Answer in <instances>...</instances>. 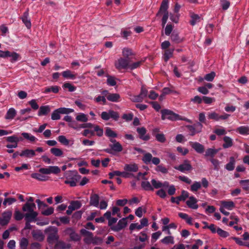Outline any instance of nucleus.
I'll use <instances>...</instances> for the list:
<instances>
[{
  "mask_svg": "<svg viewBox=\"0 0 249 249\" xmlns=\"http://www.w3.org/2000/svg\"><path fill=\"white\" fill-rule=\"evenodd\" d=\"M17 200L15 198H6L4 199L3 202V205H4L5 206H6L7 205H10L13 203L15 202Z\"/></svg>",
  "mask_w": 249,
  "mask_h": 249,
  "instance_id": "4d7b16f0",
  "label": "nucleus"
},
{
  "mask_svg": "<svg viewBox=\"0 0 249 249\" xmlns=\"http://www.w3.org/2000/svg\"><path fill=\"white\" fill-rule=\"evenodd\" d=\"M62 76L66 78L71 79H74L75 78V75L73 74L70 70L64 71L62 73Z\"/></svg>",
  "mask_w": 249,
  "mask_h": 249,
  "instance_id": "c03bdc74",
  "label": "nucleus"
},
{
  "mask_svg": "<svg viewBox=\"0 0 249 249\" xmlns=\"http://www.w3.org/2000/svg\"><path fill=\"white\" fill-rule=\"evenodd\" d=\"M161 119L163 120L168 119L171 121H177L178 114L168 109H163L161 111Z\"/></svg>",
  "mask_w": 249,
  "mask_h": 249,
  "instance_id": "423d86ee",
  "label": "nucleus"
},
{
  "mask_svg": "<svg viewBox=\"0 0 249 249\" xmlns=\"http://www.w3.org/2000/svg\"><path fill=\"white\" fill-rule=\"evenodd\" d=\"M80 233L85 237L84 239V242L87 244H91V241L93 236L92 233L85 229L81 230Z\"/></svg>",
  "mask_w": 249,
  "mask_h": 249,
  "instance_id": "f8f14e48",
  "label": "nucleus"
},
{
  "mask_svg": "<svg viewBox=\"0 0 249 249\" xmlns=\"http://www.w3.org/2000/svg\"><path fill=\"white\" fill-rule=\"evenodd\" d=\"M71 248V245L67 244L63 241H57L55 245L56 249H69Z\"/></svg>",
  "mask_w": 249,
  "mask_h": 249,
  "instance_id": "393cba45",
  "label": "nucleus"
},
{
  "mask_svg": "<svg viewBox=\"0 0 249 249\" xmlns=\"http://www.w3.org/2000/svg\"><path fill=\"white\" fill-rule=\"evenodd\" d=\"M32 235L33 238L37 241H42L44 239V236L43 233L39 231H34L32 232Z\"/></svg>",
  "mask_w": 249,
  "mask_h": 249,
  "instance_id": "bb28decb",
  "label": "nucleus"
},
{
  "mask_svg": "<svg viewBox=\"0 0 249 249\" xmlns=\"http://www.w3.org/2000/svg\"><path fill=\"white\" fill-rule=\"evenodd\" d=\"M208 117L209 119L214 120L216 121H219V115L215 112H211L208 114Z\"/></svg>",
  "mask_w": 249,
  "mask_h": 249,
  "instance_id": "603ef678",
  "label": "nucleus"
},
{
  "mask_svg": "<svg viewBox=\"0 0 249 249\" xmlns=\"http://www.w3.org/2000/svg\"><path fill=\"white\" fill-rule=\"evenodd\" d=\"M36 152L42 153L44 149L42 147H38L35 150L29 149H26L22 150L19 154L20 157H24L28 158H31L36 155Z\"/></svg>",
  "mask_w": 249,
  "mask_h": 249,
  "instance_id": "39448f33",
  "label": "nucleus"
},
{
  "mask_svg": "<svg viewBox=\"0 0 249 249\" xmlns=\"http://www.w3.org/2000/svg\"><path fill=\"white\" fill-rule=\"evenodd\" d=\"M50 111L51 109L49 106H41L38 112V115H45L47 114Z\"/></svg>",
  "mask_w": 249,
  "mask_h": 249,
  "instance_id": "c85d7f7f",
  "label": "nucleus"
},
{
  "mask_svg": "<svg viewBox=\"0 0 249 249\" xmlns=\"http://www.w3.org/2000/svg\"><path fill=\"white\" fill-rule=\"evenodd\" d=\"M17 113V110L14 107L9 108L4 116L6 120L11 121L14 119Z\"/></svg>",
  "mask_w": 249,
  "mask_h": 249,
  "instance_id": "dca6fc26",
  "label": "nucleus"
},
{
  "mask_svg": "<svg viewBox=\"0 0 249 249\" xmlns=\"http://www.w3.org/2000/svg\"><path fill=\"white\" fill-rule=\"evenodd\" d=\"M60 112L58 110V108L54 110L51 115V119L53 120H57L60 119Z\"/></svg>",
  "mask_w": 249,
  "mask_h": 249,
  "instance_id": "8fccbe9b",
  "label": "nucleus"
},
{
  "mask_svg": "<svg viewBox=\"0 0 249 249\" xmlns=\"http://www.w3.org/2000/svg\"><path fill=\"white\" fill-rule=\"evenodd\" d=\"M57 140L61 144L64 145H68L69 144L70 141L63 135L58 136Z\"/></svg>",
  "mask_w": 249,
  "mask_h": 249,
  "instance_id": "de8ad7c7",
  "label": "nucleus"
},
{
  "mask_svg": "<svg viewBox=\"0 0 249 249\" xmlns=\"http://www.w3.org/2000/svg\"><path fill=\"white\" fill-rule=\"evenodd\" d=\"M161 242L164 244L174 243V237L172 236H166L164 238L161 240Z\"/></svg>",
  "mask_w": 249,
  "mask_h": 249,
  "instance_id": "a18cd8bd",
  "label": "nucleus"
},
{
  "mask_svg": "<svg viewBox=\"0 0 249 249\" xmlns=\"http://www.w3.org/2000/svg\"><path fill=\"white\" fill-rule=\"evenodd\" d=\"M73 210L79 209L81 207V204L79 201H71L69 205Z\"/></svg>",
  "mask_w": 249,
  "mask_h": 249,
  "instance_id": "3c124183",
  "label": "nucleus"
},
{
  "mask_svg": "<svg viewBox=\"0 0 249 249\" xmlns=\"http://www.w3.org/2000/svg\"><path fill=\"white\" fill-rule=\"evenodd\" d=\"M59 90V87L57 86H52L50 87H47L45 89V90L44 91L45 93H48L50 92H52L54 93H56L58 92Z\"/></svg>",
  "mask_w": 249,
  "mask_h": 249,
  "instance_id": "e433bc0d",
  "label": "nucleus"
},
{
  "mask_svg": "<svg viewBox=\"0 0 249 249\" xmlns=\"http://www.w3.org/2000/svg\"><path fill=\"white\" fill-rule=\"evenodd\" d=\"M29 13L28 11H26L24 13L23 15L21 17V19L23 22L24 23L25 26L28 28H30L31 27V23L30 19L28 18Z\"/></svg>",
  "mask_w": 249,
  "mask_h": 249,
  "instance_id": "412c9836",
  "label": "nucleus"
},
{
  "mask_svg": "<svg viewBox=\"0 0 249 249\" xmlns=\"http://www.w3.org/2000/svg\"><path fill=\"white\" fill-rule=\"evenodd\" d=\"M201 187V182L195 181L190 187V190L193 193L197 192Z\"/></svg>",
  "mask_w": 249,
  "mask_h": 249,
  "instance_id": "4c0bfd02",
  "label": "nucleus"
},
{
  "mask_svg": "<svg viewBox=\"0 0 249 249\" xmlns=\"http://www.w3.org/2000/svg\"><path fill=\"white\" fill-rule=\"evenodd\" d=\"M6 141L11 142V143H18L19 141L21 140V139H19L17 136L16 135H12L11 136L7 137L6 138Z\"/></svg>",
  "mask_w": 249,
  "mask_h": 249,
  "instance_id": "79ce46f5",
  "label": "nucleus"
},
{
  "mask_svg": "<svg viewBox=\"0 0 249 249\" xmlns=\"http://www.w3.org/2000/svg\"><path fill=\"white\" fill-rule=\"evenodd\" d=\"M12 214V212L10 211L3 213L1 217L0 218V224L2 226L7 225L11 218Z\"/></svg>",
  "mask_w": 249,
  "mask_h": 249,
  "instance_id": "1a4fd4ad",
  "label": "nucleus"
},
{
  "mask_svg": "<svg viewBox=\"0 0 249 249\" xmlns=\"http://www.w3.org/2000/svg\"><path fill=\"white\" fill-rule=\"evenodd\" d=\"M109 114L110 115V118L115 121H117L119 118L118 113L112 110H109Z\"/></svg>",
  "mask_w": 249,
  "mask_h": 249,
  "instance_id": "bf43d9fd",
  "label": "nucleus"
},
{
  "mask_svg": "<svg viewBox=\"0 0 249 249\" xmlns=\"http://www.w3.org/2000/svg\"><path fill=\"white\" fill-rule=\"evenodd\" d=\"M107 99L112 102H118L119 101L120 96L118 93H109L107 96Z\"/></svg>",
  "mask_w": 249,
  "mask_h": 249,
  "instance_id": "a878e982",
  "label": "nucleus"
},
{
  "mask_svg": "<svg viewBox=\"0 0 249 249\" xmlns=\"http://www.w3.org/2000/svg\"><path fill=\"white\" fill-rule=\"evenodd\" d=\"M127 224V218H123L118 221L117 225L111 227V230L114 231H120L125 228Z\"/></svg>",
  "mask_w": 249,
  "mask_h": 249,
  "instance_id": "9b49d317",
  "label": "nucleus"
},
{
  "mask_svg": "<svg viewBox=\"0 0 249 249\" xmlns=\"http://www.w3.org/2000/svg\"><path fill=\"white\" fill-rule=\"evenodd\" d=\"M50 151L52 154L56 157H61L63 155V152L61 149L56 147L51 148Z\"/></svg>",
  "mask_w": 249,
  "mask_h": 249,
  "instance_id": "ea45409f",
  "label": "nucleus"
},
{
  "mask_svg": "<svg viewBox=\"0 0 249 249\" xmlns=\"http://www.w3.org/2000/svg\"><path fill=\"white\" fill-rule=\"evenodd\" d=\"M235 161L234 157L230 158V162L225 165V168L228 171H232L234 169Z\"/></svg>",
  "mask_w": 249,
  "mask_h": 249,
  "instance_id": "7c9ffc66",
  "label": "nucleus"
},
{
  "mask_svg": "<svg viewBox=\"0 0 249 249\" xmlns=\"http://www.w3.org/2000/svg\"><path fill=\"white\" fill-rule=\"evenodd\" d=\"M106 135L110 139H113L117 137L116 133L113 131L110 127H107L105 131Z\"/></svg>",
  "mask_w": 249,
  "mask_h": 249,
  "instance_id": "2f4dec72",
  "label": "nucleus"
},
{
  "mask_svg": "<svg viewBox=\"0 0 249 249\" xmlns=\"http://www.w3.org/2000/svg\"><path fill=\"white\" fill-rule=\"evenodd\" d=\"M151 183L152 184V187L153 188V191L154 190V189H160L161 188L166 189L168 188L169 186L168 182L164 181L163 182H161L160 181L154 178L151 180Z\"/></svg>",
  "mask_w": 249,
  "mask_h": 249,
  "instance_id": "6e6552de",
  "label": "nucleus"
},
{
  "mask_svg": "<svg viewBox=\"0 0 249 249\" xmlns=\"http://www.w3.org/2000/svg\"><path fill=\"white\" fill-rule=\"evenodd\" d=\"M130 99L133 102H142L144 98L139 94L138 95H131Z\"/></svg>",
  "mask_w": 249,
  "mask_h": 249,
  "instance_id": "680f3d73",
  "label": "nucleus"
},
{
  "mask_svg": "<svg viewBox=\"0 0 249 249\" xmlns=\"http://www.w3.org/2000/svg\"><path fill=\"white\" fill-rule=\"evenodd\" d=\"M197 202V199L194 196H191L189 197V199L186 201V204L189 208L196 210L198 208Z\"/></svg>",
  "mask_w": 249,
  "mask_h": 249,
  "instance_id": "f3484780",
  "label": "nucleus"
},
{
  "mask_svg": "<svg viewBox=\"0 0 249 249\" xmlns=\"http://www.w3.org/2000/svg\"><path fill=\"white\" fill-rule=\"evenodd\" d=\"M173 29V26L171 24H168L165 27V34L169 36Z\"/></svg>",
  "mask_w": 249,
  "mask_h": 249,
  "instance_id": "774afa93",
  "label": "nucleus"
},
{
  "mask_svg": "<svg viewBox=\"0 0 249 249\" xmlns=\"http://www.w3.org/2000/svg\"><path fill=\"white\" fill-rule=\"evenodd\" d=\"M222 206L228 210H231L235 208V204L232 201H222Z\"/></svg>",
  "mask_w": 249,
  "mask_h": 249,
  "instance_id": "4be33fe9",
  "label": "nucleus"
},
{
  "mask_svg": "<svg viewBox=\"0 0 249 249\" xmlns=\"http://www.w3.org/2000/svg\"><path fill=\"white\" fill-rule=\"evenodd\" d=\"M64 232L66 234L70 235L71 239V240L74 241H79L80 239V236L77 233L75 232L71 228H67L65 230Z\"/></svg>",
  "mask_w": 249,
  "mask_h": 249,
  "instance_id": "4468645a",
  "label": "nucleus"
},
{
  "mask_svg": "<svg viewBox=\"0 0 249 249\" xmlns=\"http://www.w3.org/2000/svg\"><path fill=\"white\" fill-rule=\"evenodd\" d=\"M110 141L112 142L109 144V147L113 151L117 152H121L123 150V147L120 143L117 142L113 139H110Z\"/></svg>",
  "mask_w": 249,
  "mask_h": 249,
  "instance_id": "ddd939ff",
  "label": "nucleus"
},
{
  "mask_svg": "<svg viewBox=\"0 0 249 249\" xmlns=\"http://www.w3.org/2000/svg\"><path fill=\"white\" fill-rule=\"evenodd\" d=\"M65 177L66 178L65 184H69L71 187L76 185V182L79 177V175L76 172L74 171H67L65 174Z\"/></svg>",
  "mask_w": 249,
  "mask_h": 249,
  "instance_id": "7ed1b4c3",
  "label": "nucleus"
},
{
  "mask_svg": "<svg viewBox=\"0 0 249 249\" xmlns=\"http://www.w3.org/2000/svg\"><path fill=\"white\" fill-rule=\"evenodd\" d=\"M224 143L223 144V147L224 148H229L233 145V141L231 138L229 137L225 136L223 138Z\"/></svg>",
  "mask_w": 249,
  "mask_h": 249,
  "instance_id": "c756f323",
  "label": "nucleus"
},
{
  "mask_svg": "<svg viewBox=\"0 0 249 249\" xmlns=\"http://www.w3.org/2000/svg\"><path fill=\"white\" fill-rule=\"evenodd\" d=\"M36 205L34 203L26 202L22 207V211L26 212L24 214L25 219L28 222L36 220L37 216V212L34 211Z\"/></svg>",
  "mask_w": 249,
  "mask_h": 249,
  "instance_id": "f03ea898",
  "label": "nucleus"
},
{
  "mask_svg": "<svg viewBox=\"0 0 249 249\" xmlns=\"http://www.w3.org/2000/svg\"><path fill=\"white\" fill-rule=\"evenodd\" d=\"M152 156L150 153H145L143 157L142 160L145 163L148 164L152 161Z\"/></svg>",
  "mask_w": 249,
  "mask_h": 249,
  "instance_id": "09e8293b",
  "label": "nucleus"
},
{
  "mask_svg": "<svg viewBox=\"0 0 249 249\" xmlns=\"http://www.w3.org/2000/svg\"><path fill=\"white\" fill-rule=\"evenodd\" d=\"M142 187L145 191H153L151 183L145 180L141 183Z\"/></svg>",
  "mask_w": 249,
  "mask_h": 249,
  "instance_id": "473e14b6",
  "label": "nucleus"
},
{
  "mask_svg": "<svg viewBox=\"0 0 249 249\" xmlns=\"http://www.w3.org/2000/svg\"><path fill=\"white\" fill-rule=\"evenodd\" d=\"M124 169L127 172H136L138 171V167L136 164H127L124 165Z\"/></svg>",
  "mask_w": 249,
  "mask_h": 249,
  "instance_id": "cd10ccee",
  "label": "nucleus"
},
{
  "mask_svg": "<svg viewBox=\"0 0 249 249\" xmlns=\"http://www.w3.org/2000/svg\"><path fill=\"white\" fill-rule=\"evenodd\" d=\"M21 135L24 139L28 140L30 142H34L37 140L36 138L29 133L23 132L21 133Z\"/></svg>",
  "mask_w": 249,
  "mask_h": 249,
  "instance_id": "f704fd0d",
  "label": "nucleus"
},
{
  "mask_svg": "<svg viewBox=\"0 0 249 249\" xmlns=\"http://www.w3.org/2000/svg\"><path fill=\"white\" fill-rule=\"evenodd\" d=\"M142 61L132 62L131 58L120 57L114 62V66L119 71L122 70H133L140 67Z\"/></svg>",
  "mask_w": 249,
  "mask_h": 249,
  "instance_id": "f257e3e1",
  "label": "nucleus"
},
{
  "mask_svg": "<svg viewBox=\"0 0 249 249\" xmlns=\"http://www.w3.org/2000/svg\"><path fill=\"white\" fill-rule=\"evenodd\" d=\"M236 131L242 135H249V126H241L237 127Z\"/></svg>",
  "mask_w": 249,
  "mask_h": 249,
  "instance_id": "5701e85b",
  "label": "nucleus"
},
{
  "mask_svg": "<svg viewBox=\"0 0 249 249\" xmlns=\"http://www.w3.org/2000/svg\"><path fill=\"white\" fill-rule=\"evenodd\" d=\"M19 57V54L15 52H10L8 57H10V61L12 62L17 61Z\"/></svg>",
  "mask_w": 249,
  "mask_h": 249,
  "instance_id": "49530a36",
  "label": "nucleus"
},
{
  "mask_svg": "<svg viewBox=\"0 0 249 249\" xmlns=\"http://www.w3.org/2000/svg\"><path fill=\"white\" fill-rule=\"evenodd\" d=\"M137 131L140 135V139L144 141H147L149 139V136L147 135H145L146 130L144 127H138L137 129Z\"/></svg>",
  "mask_w": 249,
  "mask_h": 249,
  "instance_id": "6ab92c4d",
  "label": "nucleus"
},
{
  "mask_svg": "<svg viewBox=\"0 0 249 249\" xmlns=\"http://www.w3.org/2000/svg\"><path fill=\"white\" fill-rule=\"evenodd\" d=\"M168 3L169 0H163L161 2L160 9L157 14V16H159L161 13H168Z\"/></svg>",
  "mask_w": 249,
  "mask_h": 249,
  "instance_id": "a211bd4d",
  "label": "nucleus"
},
{
  "mask_svg": "<svg viewBox=\"0 0 249 249\" xmlns=\"http://www.w3.org/2000/svg\"><path fill=\"white\" fill-rule=\"evenodd\" d=\"M192 147L198 153H202L204 151V146L197 142H193Z\"/></svg>",
  "mask_w": 249,
  "mask_h": 249,
  "instance_id": "b1692460",
  "label": "nucleus"
},
{
  "mask_svg": "<svg viewBox=\"0 0 249 249\" xmlns=\"http://www.w3.org/2000/svg\"><path fill=\"white\" fill-rule=\"evenodd\" d=\"M186 127L188 129L190 135L194 136L196 134L201 132L203 125L201 123H197L193 125H187Z\"/></svg>",
  "mask_w": 249,
  "mask_h": 249,
  "instance_id": "0eeeda50",
  "label": "nucleus"
},
{
  "mask_svg": "<svg viewBox=\"0 0 249 249\" xmlns=\"http://www.w3.org/2000/svg\"><path fill=\"white\" fill-rule=\"evenodd\" d=\"M191 18L190 24L193 26L199 22L200 20V17L197 14H191Z\"/></svg>",
  "mask_w": 249,
  "mask_h": 249,
  "instance_id": "c9c22d12",
  "label": "nucleus"
},
{
  "mask_svg": "<svg viewBox=\"0 0 249 249\" xmlns=\"http://www.w3.org/2000/svg\"><path fill=\"white\" fill-rule=\"evenodd\" d=\"M215 76V73L214 72L212 71L210 72V73H208L205 75L204 77L205 80H206L207 81H212L214 77Z\"/></svg>",
  "mask_w": 249,
  "mask_h": 249,
  "instance_id": "0e129e2a",
  "label": "nucleus"
},
{
  "mask_svg": "<svg viewBox=\"0 0 249 249\" xmlns=\"http://www.w3.org/2000/svg\"><path fill=\"white\" fill-rule=\"evenodd\" d=\"M61 114H68L72 113L74 111V110L72 108H66V107H60L58 108Z\"/></svg>",
  "mask_w": 249,
  "mask_h": 249,
  "instance_id": "13d9d810",
  "label": "nucleus"
},
{
  "mask_svg": "<svg viewBox=\"0 0 249 249\" xmlns=\"http://www.w3.org/2000/svg\"><path fill=\"white\" fill-rule=\"evenodd\" d=\"M135 54L132 50L128 48H124L122 50V55L124 58H131L132 56L134 55Z\"/></svg>",
  "mask_w": 249,
  "mask_h": 249,
  "instance_id": "aec40b11",
  "label": "nucleus"
},
{
  "mask_svg": "<svg viewBox=\"0 0 249 249\" xmlns=\"http://www.w3.org/2000/svg\"><path fill=\"white\" fill-rule=\"evenodd\" d=\"M216 232L221 237L224 238L227 237L229 235V234L227 231H225L219 228H217Z\"/></svg>",
  "mask_w": 249,
  "mask_h": 249,
  "instance_id": "052dcab7",
  "label": "nucleus"
},
{
  "mask_svg": "<svg viewBox=\"0 0 249 249\" xmlns=\"http://www.w3.org/2000/svg\"><path fill=\"white\" fill-rule=\"evenodd\" d=\"M171 38L173 41L176 43H179L182 41V39L179 38L177 33H173L171 36Z\"/></svg>",
  "mask_w": 249,
  "mask_h": 249,
  "instance_id": "e2e57ef3",
  "label": "nucleus"
},
{
  "mask_svg": "<svg viewBox=\"0 0 249 249\" xmlns=\"http://www.w3.org/2000/svg\"><path fill=\"white\" fill-rule=\"evenodd\" d=\"M146 175V173H139L138 175L137 176H134L132 174L128 173L127 171L125 172H121V176L125 178H130L132 177H134L135 178H136L137 179L139 180L141 178L144 179V177Z\"/></svg>",
  "mask_w": 249,
  "mask_h": 249,
  "instance_id": "2eb2a0df",
  "label": "nucleus"
},
{
  "mask_svg": "<svg viewBox=\"0 0 249 249\" xmlns=\"http://www.w3.org/2000/svg\"><path fill=\"white\" fill-rule=\"evenodd\" d=\"M175 168L182 173H186L190 171L192 169V167L188 160H185L183 163L175 167Z\"/></svg>",
  "mask_w": 249,
  "mask_h": 249,
  "instance_id": "9d476101",
  "label": "nucleus"
},
{
  "mask_svg": "<svg viewBox=\"0 0 249 249\" xmlns=\"http://www.w3.org/2000/svg\"><path fill=\"white\" fill-rule=\"evenodd\" d=\"M218 152V150L214 148H208L205 153L206 157H213Z\"/></svg>",
  "mask_w": 249,
  "mask_h": 249,
  "instance_id": "a19ab883",
  "label": "nucleus"
},
{
  "mask_svg": "<svg viewBox=\"0 0 249 249\" xmlns=\"http://www.w3.org/2000/svg\"><path fill=\"white\" fill-rule=\"evenodd\" d=\"M174 49L167 50L164 54V59L165 61H167L171 58L173 53Z\"/></svg>",
  "mask_w": 249,
  "mask_h": 249,
  "instance_id": "6e6d98bb",
  "label": "nucleus"
},
{
  "mask_svg": "<svg viewBox=\"0 0 249 249\" xmlns=\"http://www.w3.org/2000/svg\"><path fill=\"white\" fill-rule=\"evenodd\" d=\"M28 240L26 238H22L21 239L19 245L21 249H26L28 245Z\"/></svg>",
  "mask_w": 249,
  "mask_h": 249,
  "instance_id": "864d4df0",
  "label": "nucleus"
},
{
  "mask_svg": "<svg viewBox=\"0 0 249 249\" xmlns=\"http://www.w3.org/2000/svg\"><path fill=\"white\" fill-rule=\"evenodd\" d=\"M32 178L36 179L40 181L46 180L47 178L46 176L41 175L39 173H33L31 175Z\"/></svg>",
  "mask_w": 249,
  "mask_h": 249,
  "instance_id": "37998d69",
  "label": "nucleus"
},
{
  "mask_svg": "<svg viewBox=\"0 0 249 249\" xmlns=\"http://www.w3.org/2000/svg\"><path fill=\"white\" fill-rule=\"evenodd\" d=\"M63 87L65 89H68L70 92L74 91L76 90V87L69 83H65Z\"/></svg>",
  "mask_w": 249,
  "mask_h": 249,
  "instance_id": "69168bd1",
  "label": "nucleus"
},
{
  "mask_svg": "<svg viewBox=\"0 0 249 249\" xmlns=\"http://www.w3.org/2000/svg\"><path fill=\"white\" fill-rule=\"evenodd\" d=\"M93 132H96V134L99 137H101L103 135V129L98 125L94 126Z\"/></svg>",
  "mask_w": 249,
  "mask_h": 249,
  "instance_id": "338daca9",
  "label": "nucleus"
},
{
  "mask_svg": "<svg viewBox=\"0 0 249 249\" xmlns=\"http://www.w3.org/2000/svg\"><path fill=\"white\" fill-rule=\"evenodd\" d=\"M45 231L48 233L47 241L50 244H53L57 241L59 238L58 229L55 227H50L47 228Z\"/></svg>",
  "mask_w": 249,
  "mask_h": 249,
  "instance_id": "20e7f679",
  "label": "nucleus"
},
{
  "mask_svg": "<svg viewBox=\"0 0 249 249\" xmlns=\"http://www.w3.org/2000/svg\"><path fill=\"white\" fill-rule=\"evenodd\" d=\"M99 196L97 195H94L90 197V204L95 207L99 206Z\"/></svg>",
  "mask_w": 249,
  "mask_h": 249,
  "instance_id": "72a5a7b5",
  "label": "nucleus"
},
{
  "mask_svg": "<svg viewBox=\"0 0 249 249\" xmlns=\"http://www.w3.org/2000/svg\"><path fill=\"white\" fill-rule=\"evenodd\" d=\"M76 120L77 121L85 123L88 121V116L83 113H80L76 116Z\"/></svg>",
  "mask_w": 249,
  "mask_h": 249,
  "instance_id": "58836bf2",
  "label": "nucleus"
},
{
  "mask_svg": "<svg viewBox=\"0 0 249 249\" xmlns=\"http://www.w3.org/2000/svg\"><path fill=\"white\" fill-rule=\"evenodd\" d=\"M239 183L242 186L244 190H249V179L241 180Z\"/></svg>",
  "mask_w": 249,
  "mask_h": 249,
  "instance_id": "5fc2aeb1",
  "label": "nucleus"
}]
</instances>
